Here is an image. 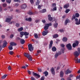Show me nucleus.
I'll return each mask as SVG.
<instances>
[{
    "instance_id": "nucleus-1",
    "label": "nucleus",
    "mask_w": 80,
    "mask_h": 80,
    "mask_svg": "<svg viewBox=\"0 0 80 80\" xmlns=\"http://www.w3.org/2000/svg\"><path fill=\"white\" fill-rule=\"evenodd\" d=\"M7 42L5 40H4L3 41V43L2 45L0 44V51H1L2 50V47L3 48H5V47H7Z\"/></svg>"
},
{
    "instance_id": "nucleus-2",
    "label": "nucleus",
    "mask_w": 80,
    "mask_h": 80,
    "mask_svg": "<svg viewBox=\"0 0 80 80\" xmlns=\"http://www.w3.org/2000/svg\"><path fill=\"white\" fill-rule=\"evenodd\" d=\"M10 45H9L8 47L9 49L10 50H13V47L12 46H16L17 44L14 42H11L10 43Z\"/></svg>"
},
{
    "instance_id": "nucleus-3",
    "label": "nucleus",
    "mask_w": 80,
    "mask_h": 80,
    "mask_svg": "<svg viewBox=\"0 0 80 80\" xmlns=\"http://www.w3.org/2000/svg\"><path fill=\"white\" fill-rule=\"evenodd\" d=\"M24 55V56H25L26 57H27V58H28L30 61H32V57L31 55H30L28 53H25Z\"/></svg>"
},
{
    "instance_id": "nucleus-4",
    "label": "nucleus",
    "mask_w": 80,
    "mask_h": 80,
    "mask_svg": "<svg viewBox=\"0 0 80 80\" xmlns=\"http://www.w3.org/2000/svg\"><path fill=\"white\" fill-rule=\"evenodd\" d=\"M52 23H47L45 25V26L44 28V29L45 30H47V29H48V27H49V26H52Z\"/></svg>"
},
{
    "instance_id": "nucleus-5",
    "label": "nucleus",
    "mask_w": 80,
    "mask_h": 80,
    "mask_svg": "<svg viewBox=\"0 0 80 80\" xmlns=\"http://www.w3.org/2000/svg\"><path fill=\"white\" fill-rule=\"evenodd\" d=\"M28 50L30 52H32L33 50V47L32 46V44H29L28 45Z\"/></svg>"
},
{
    "instance_id": "nucleus-6",
    "label": "nucleus",
    "mask_w": 80,
    "mask_h": 80,
    "mask_svg": "<svg viewBox=\"0 0 80 80\" xmlns=\"http://www.w3.org/2000/svg\"><path fill=\"white\" fill-rule=\"evenodd\" d=\"M66 47L67 48H68V50H72V46L70 43L66 45Z\"/></svg>"
},
{
    "instance_id": "nucleus-7",
    "label": "nucleus",
    "mask_w": 80,
    "mask_h": 80,
    "mask_svg": "<svg viewBox=\"0 0 80 80\" xmlns=\"http://www.w3.org/2000/svg\"><path fill=\"white\" fill-rule=\"evenodd\" d=\"M80 53L77 51H76L74 52V55L75 57H78L80 55Z\"/></svg>"
},
{
    "instance_id": "nucleus-8",
    "label": "nucleus",
    "mask_w": 80,
    "mask_h": 80,
    "mask_svg": "<svg viewBox=\"0 0 80 80\" xmlns=\"http://www.w3.org/2000/svg\"><path fill=\"white\" fill-rule=\"evenodd\" d=\"M74 60L75 61V62L76 63H80V59H79L78 60V58L77 57H75V58H74Z\"/></svg>"
},
{
    "instance_id": "nucleus-9",
    "label": "nucleus",
    "mask_w": 80,
    "mask_h": 80,
    "mask_svg": "<svg viewBox=\"0 0 80 80\" xmlns=\"http://www.w3.org/2000/svg\"><path fill=\"white\" fill-rule=\"evenodd\" d=\"M12 18H13L12 17L8 18L6 19L5 22H7V23H9Z\"/></svg>"
},
{
    "instance_id": "nucleus-10",
    "label": "nucleus",
    "mask_w": 80,
    "mask_h": 80,
    "mask_svg": "<svg viewBox=\"0 0 80 80\" xmlns=\"http://www.w3.org/2000/svg\"><path fill=\"white\" fill-rule=\"evenodd\" d=\"M48 33V30H45L42 32V34L43 36H45L46 35H47Z\"/></svg>"
},
{
    "instance_id": "nucleus-11",
    "label": "nucleus",
    "mask_w": 80,
    "mask_h": 80,
    "mask_svg": "<svg viewBox=\"0 0 80 80\" xmlns=\"http://www.w3.org/2000/svg\"><path fill=\"white\" fill-rule=\"evenodd\" d=\"M32 75L33 76H35V77H37L38 78H40V75H39V74H37V73L32 72Z\"/></svg>"
},
{
    "instance_id": "nucleus-12",
    "label": "nucleus",
    "mask_w": 80,
    "mask_h": 80,
    "mask_svg": "<svg viewBox=\"0 0 80 80\" xmlns=\"http://www.w3.org/2000/svg\"><path fill=\"white\" fill-rule=\"evenodd\" d=\"M21 7L22 9H25L27 8V5H26V4H22V5H21Z\"/></svg>"
},
{
    "instance_id": "nucleus-13",
    "label": "nucleus",
    "mask_w": 80,
    "mask_h": 80,
    "mask_svg": "<svg viewBox=\"0 0 80 80\" xmlns=\"http://www.w3.org/2000/svg\"><path fill=\"white\" fill-rule=\"evenodd\" d=\"M70 20H69V19L68 18H67L65 21V25H67V23H70Z\"/></svg>"
},
{
    "instance_id": "nucleus-14",
    "label": "nucleus",
    "mask_w": 80,
    "mask_h": 80,
    "mask_svg": "<svg viewBox=\"0 0 80 80\" xmlns=\"http://www.w3.org/2000/svg\"><path fill=\"white\" fill-rule=\"evenodd\" d=\"M51 70V73L53 75H55V70H54V68H52Z\"/></svg>"
},
{
    "instance_id": "nucleus-15",
    "label": "nucleus",
    "mask_w": 80,
    "mask_h": 80,
    "mask_svg": "<svg viewBox=\"0 0 80 80\" xmlns=\"http://www.w3.org/2000/svg\"><path fill=\"white\" fill-rule=\"evenodd\" d=\"M53 45V41H51L49 46V48L50 49L52 47V45Z\"/></svg>"
},
{
    "instance_id": "nucleus-16",
    "label": "nucleus",
    "mask_w": 80,
    "mask_h": 80,
    "mask_svg": "<svg viewBox=\"0 0 80 80\" xmlns=\"http://www.w3.org/2000/svg\"><path fill=\"white\" fill-rule=\"evenodd\" d=\"M63 75H64V73L63 71H61L60 72V77L61 78H62L63 77Z\"/></svg>"
},
{
    "instance_id": "nucleus-17",
    "label": "nucleus",
    "mask_w": 80,
    "mask_h": 80,
    "mask_svg": "<svg viewBox=\"0 0 80 80\" xmlns=\"http://www.w3.org/2000/svg\"><path fill=\"white\" fill-rule=\"evenodd\" d=\"M72 73V71H70L69 69H68L67 70L66 74L67 75V74H68V73Z\"/></svg>"
},
{
    "instance_id": "nucleus-18",
    "label": "nucleus",
    "mask_w": 80,
    "mask_h": 80,
    "mask_svg": "<svg viewBox=\"0 0 80 80\" xmlns=\"http://www.w3.org/2000/svg\"><path fill=\"white\" fill-rule=\"evenodd\" d=\"M20 42L21 44H24L25 42V41L23 39H21L20 40Z\"/></svg>"
},
{
    "instance_id": "nucleus-19",
    "label": "nucleus",
    "mask_w": 80,
    "mask_h": 80,
    "mask_svg": "<svg viewBox=\"0 0 80 80\" xmlns=\"http://www.w3.org/2000/svg\"><path fill=\"white\" fill-rule=\"evenodd\" d=\"M68 40V39L66 37H64L62 39L63 42H66Z\"/></svg>"
},
{
    "instance_id": "nucleus-20",
    "label": "nucleus",
    "mask_w": 80,
    "mask_h": 80,
    "mask_svg": "<svg viewBox=\"0 0 80 80\" xmlns=\"http://www.w3.org/2000/svg\"><path fill=\"white\" fill-rule=\"evenodd\" d=\"M69 7V4H67L65 5H64L63 7L64 8H67Z\"/></svg>"
},
{
    "instance_id": "nucleus-21",
    "label": "nucleus",
    "mask_w": 80,
    "mask_h": 80,
    "mask_svg": "<svg viewBox=\"0 0 80 80\" xmlns=\"http://www.w3.org/2000/svg\"><path fill=\"white\" fill-rule=\"evenodd\" d=\"M52 52H56L57 51V48L55 46H53L52 48Z\"/></svg>"
},
{
    "instance_id": "nucleus-22",
    "label": "nucleus",
    "mask_w": 80,
    "mask_h": 80,
    "mask_svg": "<svg viewBox=\"0 0 80 80\" xmlns=\"http://www.w3.org/2000/svg\"><path fill=\"white\" fill-rule=\"evenodd\" d=\"M53 38H56L58 37V35L57 34H55L52 36Z\"/></svg>"
},
{
    "instance_id": "nucleus-23",
    "label": "nucleus",
    "mask_w": 80,
    "mask_h": 80,
    "mask_svg": "<svg viewBox=\"0 0 80 80\" xmlns=\"http://www.w3.org/2000/svg\"><path fill=\"white\" fill-rule=\"evenodd\" d=\"M23 30V27H21L18 29V32H21V31H22Z\"/></svg>"
},
{
    "instance_id": "nucleus-24",
    "label": "nucleus",
    "mask_w": 80,
    "mask_h": 80,
    "mask_svg": "<svg viewBox=\"0 0 80 80\" xmlns=\"http://www.w3.org/2000/svg\"><path fill=\"white\" fill-rule=\"evenodd\" d=\"M43 74H45V77H47V75H48V72L47 71H45L44 72H43Z\"/></svg>"
},
{
    "instance_id": "nucleus-25",
    "label": "nucleus",
    "mask_w": 80,
    "mask_h": 80,
    "mask_svg": "<svg viewBox=\"0 0 80 80\" xmlns=\"http://www.w3.org/2000/svg\"><path fill=\"white\" fill-rule=\"evenodd\" d=\"M75 16L77 18H78L80 16V14H79V13H75Z\"/></svg>"
},
{
    "instance_id": "nucleus-26",
    "label": "nucleus",
    "mask_w": 80,
    "mask_h": 80,
    "mask_svg": "<svg viewBox=\"0 0 80 80\" xmlns=\"http://www.w3.org/2000/svg\"><path fill=\"white\" fill-rule=\"evenodd\" d=\"M40 3V0H37L36 2V5H38Z\"/></svg>"
},
{
    "instance_id": "nucleus-27",
    "label": "nucleus",
    "mask_w": 80,
    "mask_h": 80,
    "mask_svg": "<svg viewBox=\"0 0 80 80\" xmlns=\"http://www.w3.org/2000/svg\"><path fill=\"white\" fill-rule=\"evenodd\" d=\"M55 11L57 10V7H54V8H53V9H52L51 10V11H52V12H53V11Z\"/></svg>"
},
{
    "instance_id": "nucleus-28",
    "label": "nucleus",
    "mask_w": 80,
    "mask_h": 80,
    "mask_svg": "<svg viewBox=\"0 0 80 80\" xmlns=\"http://www.w3.org/2000/svg\"><path fill=\"white\" fill-rule=\"evenodd\" d=\"M28 15H33V13L32 12L30 11L29 12H28Z\"/></svg>"
},
{
    "instance_id": "nucleus-29",
    "label": "nucleus",
    "mask_w": 80,
    "mask_h": 80,
    "mask_svg": "<svg viewBox=\"0 0 80 80\" xmlns=\"http://www.w3.org/2000/svg\"><path fill=\"white\" fill-rule=\"evenodd\" d=\"M29 35V33L27 32H24V35L25 36H28Z\"/></svg>"
},
{
    "instance_id": "nucleus-30",
    "label": "nucleus",
    "mask_w": 80,
    "mask_h": 80,
    "mask_svg": "<svg viewBox=\"0 0 80 80\" xmlns=\"http://www.w3.org/2000/svg\"><path fill=\"white\" fill-rule=\"evenodd\" d=\"M7 76V75L5 74L4 76H2V79H4V78H5Z\"/></svg>"
},
{
    "instance_id": "nucleus-31",
    "label": "nucleus",
    "mask_w": 80,
    "mask_h": 80,
    "mask_svg": "<svg viewBox=\"0 0 80 80\" xmlns=\"http://www.w3.org/2000/svg\"><path fill=\"white\" fill-rule=\"evenodd\" d=\"M46 12V9H44L41 11V13H45Z\"/></svg>"
},
{
    "instance_id": "nucleus-32",
    "label": "nucleus",
    "mask_w": 80,
    "mask_h": 80,
    "mask_svg": "<svg viewBox=\"0 0 80 80\" xmlns=\"http://www.w3.org/2000/svg\"><path fill=\"white\" fill-rule=\"evenodd\" d=\"M57 26H58V23H56L54 24V27L55 28H57Z\"/></svg>"
},
{
    "instance_id": "nucleus-33",
    "label": "nucleus",
    "mask_w": 80,
    "mask_h": 80,
    "mask_svg": "<svg viewBox=\"0 0 80 80\" xmlns=\"http://www.w3.org/2000/svg\"><path fill=\"white\" fill-rule=\"evenodd\" d=\"M6 1L7 3H9V4H10V3H11L12 0H6Z\"/></svg>"
},
{
    "instance_id": "nucleus-34",
    "label": "nucleus",
    "mask_w": 80,
    "mask_h": 80,
    "mask_svg": "<svg viewBox=\"0 0 80 80\" xmlns=\"http://www.w3.org/2000/svg\"><path fill=\"white\" fill-rule=\"evenodd\" d=\"M20 34L21 35H22V36H23V35H24V32H20Z\"/></svg>"
},
{
    "instance_id": "nucleus-35",
    "label": "nucleus",
    "mask_w": 80,
    "mask_h": 80,
    "mask_svg": "<svg viewBox=\"0 0 80 80\" xmlns=\"http://www.w3.org/2000/svg\"><path fill=\"white\" fill-rule=\"evenodd\" d=\"M58 53H57L55 55V58H57V57H58Z\"/></svg>"
},
{
    "instance_id": "nucleus-36",
    "label": "nucleus",
    "mask_w": 80,
    "mask_h": 80,
    "mask_svg": "<svg viewBox=\"0 0 80 80\" xmlns=\"http://www.w3.org/2000/svg\"><path fill=\"white\" fill-rule=\"evenodd\" d=\"M70 11V9H68L66 10L65 12L66 13H68Z\"/></svg>"
},
{
    "instance_id": "nucleus-37",
    "label": "nucleus",
    "mask_w": 80,
    "mask_h": 80,
    "mask_svg": "<svg viewBox=\"0 0 80 80\" xmlns=\"http://www.w3.org/2000/svg\"><path fill=\"white\" fill-rule=\"evenodd\" d=\"M7 5V4L6 3H4L2 4V7H6V6Z\"/></svg>"
},
{
    "instance_id": "nucleus-38",
    "label": "nucleus",
    "mask_w": 80,
    "mask_h": 80,
    "mask_svg": "<svg viewBox=\"0 0 80 80\" xmlns=\"http://www.w3.org/2000/svg\"><path fill=\"white\" fill-rule=\"evenodd\" d=\"M48 19L49 21H52L53 20V18L52 17H49L48 18Z\"/></svg>"
},
{
    "instance_id": "nucleus-39",
    "label": "nucleus",
    "mask_w": 80,
    "mask_h": 80,
    "mask_svg": "<svg viewBox=\"0 0 80 80\" xmlns=\"http://www.w3.org/2000/svg\"><path fill=\"white\" fill-rule=\"evenodd\" d=\"M52 7H56V4L55 3H53L52 4Z\"/></svg>"
},
{
    "instance_id": "nucleus-40",
    "label": "nucleus",
    "mask_w": 80,
    "mask_h": 80,
    "mask_svg": "<svg viewBox=\"0 0 80 80\" xmlns=\"http://www.w3.org/2000/svg\"><path fill=\"white\" fill-rule=\"evenodd\" d=\"M77 45H76V43H73L72 44V47H73V48H75V47H76V46Z\"/></svg>"
},
{
    "instance_id": "nucleus-41",
    "label": "nucleus",
    "mask_w": 80,
    "mask_h": 80,
    "mask_svg": "<svg viewBox=\"0 0 80 80\" xmlns=\"http://www.w3.org/2000/svg\"><path fill=\"white\" fill-rule=\"evenodd\" d=\"M9 53L11 55H12L13 54V52L12 51H10L9 52Z\"/></svg>"
},
{
    "instance_id": "nucleus-42",
    "label": "nucleus",
    "mask_w": 80,
    "mask_h": 80,
    "mask_svg": "<svg viewBox=\"0 0 80 80\" xmlns=\"http://www.w3.org/2000/svg\"><path fill=\"white\" fill-rule=\"evenodd\" d=\"M75 24H76V25H80V22L79 21H77V22H76Z\"/></svg>"
},
{
    "instance_id": "nucleus-43",
    "label": "nucleus",
    "mask_w": 80,
    "mask_h": 80,
    "mask_svg": "<svg viewBox=\"0 0 80 80\" xmlns=\"http://www.w3.org/2000/svg\"><path fill=\"white\" fill-rule=\"evenodd\" d=\"M38 72H42V70L41 68H38Z\"/></svg>"
},
{
    "instance_id": "nucleus-44",
    "label": "nucleus",
    "mask_w": 80,
    "mask_h": 80,
    "mask_svg": "<svg viewBox=\"0 0 80 80\" xmlns=\"http://www.w3.org/2000/svg\"><path fill=\"white\" fill-rule=\"evenodd\" d=\"M64 51H65L64 48H62L61 49V52L62 53H64Z\"/></svg>"
},
{
    "instance_id": "nucleus-45",
    "label": "nucleus",
    "mask_w": 80,
    "mask_h": 80,
    "mask_svg": "<svg viewBox=\"0 0 80 80\" xmlns=\"http://www.w3.org/2000/svg\"><path fill=\"white\" fill-rule=\"evenodd\" d=\"M59 32L62 33V32H63L64 30L63 29H61L59 30Z\"/></svg>"
},
{
    "instance_id": "nucleus-46",
    "label": "nucleus",
    "mask_w": 80,
    "mask_h": 80,
    "mask_svg": "<svg viewBox=\"0 0 80 80\" xmlns=\"http://www.w3.org/2000/svg\"><path fill=\"white\" fill-rule=\"evenodd\" d=\"M13 37H14V35H13V34H11L10 35V38H12Z\"/></svg>"
},
{
    "instance_id": "nucleus-47",
    "label": "nucleus",
    "mask_w": 80,
    "mask_h": 80,
    "mask_svg": "<svg viewBox=\"0 0 80 80\" xmlns=\"http://www.w3.org/2000/svg\"><path fill=\"white\" fill-rule=\"evenodd\" d=\"M8 68V70H12V68H11V66H9Z\"/></svg>"
},
{
    "instance_id": "nucleus-48",
    "label": "nucleus",
    "mask_w": 80,
    "mask_h": 80,
    "mask_svg": "<svg viewBox=\"0 0 80 80\" xmlns=\"http://www.w3.org/2000/svg\"><path fill=\"white\" fill-rule=\"evenodd\" d=\"M16 26L17 27H18L20 26V24H19L18 23H16Z\"/></svg>"
},
{
    "instance_id": "nucleus-49",
    "label": "nucleus",
    "mask_w": 80,
    "mask_h": 80,
    "mask_svg": "<svg viewBox=\"0 0 80 80\" xmlns=\"http://www.w3.org/2000/svg\"><path fill=\"white\" fill-rule=\"evenodd\" d=\"M45 80V77L44 76H43L41 78L40 80Z\"/></svg>"
},
{
    "instance_id": "nucleus-50",
    "label": "nucleus",
    "mask_w": 80,
    "mask_h": 80,
    "mask_svg": "<svg viewBox=\"0 0 80 80\" xmlns=\"http://www.w3.org/2000/svg\"><path fill=\"white\" fill-rule=\"evenodd\" d=\"M75 42L76 43V44L77 45H78V43H79V42H78V41H75Z\"/></svg>"
},
{
    "instance_id": "nucleus-51",
    "label": "nucleus",
    "mask_w": 80,
    "mask_h": 80,
    "mask_svg": "<svg viewBox=\"0 0 80 80\" xmlns=\"http://www.w3.org/2000/svg\"><path fill=\"white\" fill-rule=\"evenodd\" d=\"M27 72L29 75H31V72H31L30 70H28Z\"/></svg>"
},
{
    "instance_id": "nucleus-52",
    "label": "nucleus",
    "mask_w": 80,
    "mask_h": 80,
    "mask_svg": "<svg viewBox=\"0 0 80 80\" xmlns=\"http://www.w3.org/2000/svg\"><path fill=\"white\" fill-rule=\"evenodd\" d=\"M61 46L62 48H64V47H65V45H64V44H61Z\"/></svg>"
},
{
    "instance_id": "nucleus-53",
    "label": "nucleus",
    "mask_w": 80,
    "mask_h": 80,
    "mask_svg": "<svg viewBox=\"0 0 80 80\" xmlns=\"http://www.w3.org/2000/svg\"><path fill=\"white\" fill-rule=\"evenodd\" d=\"M21 38H20L18 37L16 38V40H20Z\"/></svg>"
},
{
    "instance_id": "nucleus-54",
    "label": "nucleus",
    "mask_w": 80,
    "mask_h": 80,
    "mask_svg": "<svg viewBox=\"0 0 80 80\" xmlns=\"http://www.w3.org/2000/svg\"><path fill=\"white\" fill-rule=\"evenodd\" d=\"M30 2L31 4H33L34 2H33V0H30Z\"/></svg>"
},
{
    "instance_id": "nucleus-55",
    "label": "nucleus",
    "mask_w": 80,
    "mask_h": 80,
    "mask_svg": "<svg viewBox=\"0 0 80 80\" xmlns=\"http://www.w3.org/2000/svg\"><path fill=\"white\" fill-rule=\"evenodd\" d=\"M41 52H42V51L40 50H38L37 51L38 53H41Z\"/></svg>"
},
{
    "instance_id": "nucleus-56",
    "label": "nucleus",
    "mask_w": 80,
    "mask_h": 80,
    "mask_svg": "<svg viewBox=\"0 0 80 80\" xmlns=\"http://www.w3.org/2000/svg\"><path fill=\"white\" fill-rule=\"evenodd\" d=\"M13 2H20V1L19 0H14Z\"/></svg>"
},
{
    "instance_id": "nucleus-57",
    "label": "nucleus",
    "mask_w": 80,
    "mask_h": 80,
    "mask_svg": "<svg viewBox=\"0 0 80 80\" xmlns=\"http://www.w3.org/2000/svg\"><path fill=\"white\" fill-rule=\"evenodd\" d=\"M31 80H35V78L32 77L31 78Z\"/></svg>"
},
{
    "instance_id": "nucleus-58",
    "label": "nucleus",
    "mask_w": 80,
    "mask_h": 80,
    "mask_svg": "<svg viewBox=\"0 0 80 80\" xmlns=\"http://www.w3.org/2000/svg\"><path fill=\"white\" fill-rule=\"evenodd\" d=\"M34 36L35 37V38H38V35L37 34H34Z\"/></svg>"
},
{
    "instance_id": "nucleus-59",
    "label": "nucleus",
    "mask_w": 80,
    "mask_h": 80,
    "mask_svg": "<svg viewBox=\"0 0 80 80\" xmlns=\"http://www.w3.org/2000/svg\"><path fill=\"white\" fill-rule=\"evenodd\" d=\"M58 55H61L62 54V52L60 51H58Z\"/></svg>"
},
{
    "instance_id": "nucleus-60",
    "label": "nucleus",
    "mask_w": 80,
    "mask_h": 80,
    "mask_svg": "<svg viewBox=\"0 0 80 80\" xmlns=\"http://www.w3.org/2000/svg\"><path fill=\"white\" fill-rule=\"evenodd\" d=\"M40 22V20L39 19L36 20L35 21V22L37 23H38V22Z\"/></svg>"
},
{
    "instance_id": "nucleus-61",
    "label": "nucleus",
    "mask_w": 80,
    "mask_h": 80,
    "mask_svg": "<svg viewBox=\"0 0 80 80\" xmlns=\"http://www.w3.org/2000/svg\"><path fill=\"white\" fill-rule=\"evenodd\" d=\"M76 18V16H73L72 17V20H73L74 19H75V18Z\"/></svg>"
},
{
    "instance_id": "nucleus-62",
    "label": "nucleus",
    "mask_w": 80,
    "mask_h": 80,
    "mask_svg": "<svg viewBox=\"0 0 80 80\" xmlns=\"http://www.w3.org/2000/svg\"><path fill=\"white\" fill-rule=\"evenodd\" d=\"M42 22L43 23H45L46 21H45V20H42Z\"/></svg>"
},
{
    "instance_id": "nucleus-63",
    "label": "nucleus",
    "mask_w": 80,
    "mask_h": 80,
    "mask_svg": "<svg viewBox=\"0 0 80 80\" xmlns=\"http://www.w3.org/2000/svg\"><path fill=\"white\" fill-rule=\"evenodd\" d=\"M78 53H79L80 54V48H78Z\"/></svg>"
},
{
    "instance_id": "nucleus-64",
    "label": "nucleus",
    "mask_w": 80,
    "mask_h": 80,
    "mask_svg": "<svg viewBox=\"0 0 80 80\" xmlns=\"http://www.w3.org/2000/svg\"><path fill=\"white\" fill-rule=\"evenodd\" d=\"M28 20L29 22H31L32 21V18H28Z\"/></svg>"
}]
</instances>
